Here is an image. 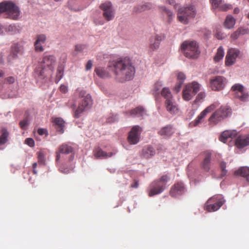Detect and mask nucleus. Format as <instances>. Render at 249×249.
Returning <instances> with one entry per match:
<instances>
[{
    "instance_id": "f704fd0d",
    "label": "nucleus",
    "mask_w": 249,
    "mask_h": 249,
    "mask_svg": "<svg viewBox=\"0 0 249 249\" xmlns=\"http://www.w3.org/2000/svg\"><path fill=\"white\" fill-rule=\"evenodd\" d=\"M162 87V84L160 81H157L154 84L153 89V94L154 95L155 98H157L160 96Z\"/></svg>"
},
{
    "instance_id": "2eb2a0df",
    "label": "nucleus",
    "mask_w": 249,
    "mask_h": 249,
    "mask_svg": "<svg viewBox=\"0 0 249 249\" xmlns=\"http://www.w3.org/2000/svg\"><path fill=\"white\" fill-rule=\"evenodd\" d=\"M215 107V106L213 104H212L203 110L193 122L194 126H197L201 123L207 114L213 111Z\"/></svg>"
},
{
    "instance_id": "72a5a7b5",
    "label": "nucleus",
    "mask_w": 249,
    "mask_h": 249,
    "mask_svg": "<svg viewBox=\"0 0 249 249\" xmlns=\"http://www.w3.org/2000/svg\"><path fill=\"white\" fill-rule=\"evenodd\" d=\"M224 50L222 46H220L217 50L216 53L213 57L215 62H218L221 60L224 56Z\"/></svg>"
},
{
    "instance_id": "f8f14e48",
    "label": "nucleus",
    "mask_w": 249,
    "mask_h": 249,
    "mask_svg": "<svg viewBox=\"0 0 249 249\" xmlns=\"http://www.w3.org/2000/svg\"><path fill=\"white\" fill-rule=\"evenodd\" d=\"M142 128L138 125L134 126L128 133L127 141L130 144H136L140 139Z\"/></svg>"
},
{
    "instance_id": "e2e57ef3",
    "label": "nucleus",
    "mask_w": 249,
    "mask_h": 249,
    "mask_svg": "<svg viewBox=\"0 0 249 249\" xmlns=\"http://www.w3.org/2000/svg\"><path fill=\"white\" fill-rule=\"evenodd\" d=\"M239 11H240V9L236 7L234 9L233 13L237 14L239 13Z\"/></svg>"
},
{
    "instance_id": "a211bd4d",
    "label": "nucleus",
    "mask_w": 249,
    "mask_h": 249,
    "mask_svg": "<svg viewBox=\"0 0 249 249\" xmlns=\"http://www.w3.org/2000/svg\"><path fill=\"white\" fill-rule=\"evenodd\" d=\"M73 150V148L71 145L66 143L62 144L59 147L58 151L56 152V160H59L61 154H68L72 153Z\"/></svg>"
},
{
    "instance_id": "603ef678",
    "label": "nucleus",
    "mask_w": 249,
    "mask_h": 249,
    "mask_svg": "<svg viewBox=\"0 0 249 249\" xmlns=\"http://www.w3.org/2000/svg\"><path fill=\"white\" fill-rule=\"evenodd\" d=\"M213 5L217 7L221 3L222 0H210Z\"/></svg>"
},
{
    "instance_id": "864d4df0",
    "label": "nucleus",
    "mask_w": 249,
    "mask_h": 249,
    "mask_svg": "<svg viewBox=\"0 0 249 249\" xmlns=\"http://www.w3.org/2000/svg\"><path fill=\"white\" fill-rule=\"evenodd\" d=\"M37 132L39 135H43L44 134H47V131L45 129L39 128L37 130Z\"/></svg>"
},
{
    "instance_id": "2f4dec72",
    "label": "nucleus",
    "mask_w": 249,
    "mask_h": 249,
    "mask_svg": "<svg viewBox=\"0 0 249 249\" xmlns=\"http://www.w3.org/2000/svg\"><path fill=\"white\" fill-rule=\"evenodd\" d=\"M160 94L165 99V102L174 99L171 92L167 88H162L160 91Z\"/></svg>"
},
{
    "instance_id": "1a4fd4ad",
    "label": "nucleus",
    "mask_w": 249,
    "mask_h": 249,
    "mask_svg": "<svg viewBox=\"0 0 249 249\" xmlns=\"http://www.w3.org/2000/svg\"><path fill=\"white\" fill-rule=\"evenodd\" d=\"M200 85L196 82L187 85L182 92V97L184 100L189 101L200 90Z\"/></svg>"
},
{
    "instance_id": "c9c22d12",
    "label": "nucleus",
    "mask_w": 249,
    "mask_h": 249,
    "mask_svg": "<svg viewBox=\"0 0 249 249\" xmlns=\"http://www.w3.org/2000/svg\"><path fill=\"white\" fill-rule=\"evenodd\" d=\"M159 9L160 13L163 14H165L167 16L168 22H171L173 17V13L169 9H167L165 6H160Z\"/></svg>"
},
{
    "instance_id": "13d9d810",
    "label": "nucleus",
    "mask_w": 249,
    "mask_h": 249,
    "mask_svg": "<svg viewBox=\"0 0 249 249\" xmlns=\"http://www.w3.org/2000/svg\"><path fill=\"white\" fill-rule=\"evenodd\" d=\"M166 2L170 5H173L175 7H176L175 0H167Z\"/></svg>"
},
{
    "instance_id": "3c124183",
    "label": "nucleus",
    "mask_w": 249,
    "mask_h": 249,
    "mask_svg": "<svg viewBox=\"0 0 249 249\" xmlns=\"http://www.w3.org/2000/svg\"><path fill=\"white\" fill-rule=\"evenodd\" d=\"M60 90L63 93H66L68 91V88L65 85H61L60 87Z\"/></svg>"
},
{
    "instance_id": "f257e3e1",
    "label": "nucleus",
    "mask_w": 249,
    "mask_h": 249,
    "mask_svg": "<svg viewBox=\"0 0 249 249\" xmlns=\"http://www.w3.org/2000/svg\"><path fill=\"white\" fill-rule=\"evenodd\" d=\"M114 73L116 79L121 82L132 79L135 70L128 58H121L113 63Z\"/></svg>"
},
{
    "instance_id": "0eeeda50",
    "label": "nucleus",
    "mask_w": 249,
    "mask_h": 249,
    "mask_svg": "<svg viewBox=\"0 0 249 249\" xmlns=\"http://www.w3.org/2000/svg\"><path fill=\"white\" fill-rule=\"evenodd\" d=\"M231 113V109L226 107H221L216 110L209 118L210 124L215 125L226 118Z\"/></svg>"
},
{
    "instance_id": "8fccbe9b",
    "label": "nucleus",
    "mask_w": 249,
    "mask_h": 249,
    "mask_svg": "<svg viewBox=\"0 0 249 249\" xmlns=\"http://www.w3.org/2000/svg\"><path fill=\"white\" fill-rule=\"evenodd\" d=\"M92 67V61L91 60H89L86 66V69L87 71H89L91 69Z\"/></svg>"
},
{
    "instance_id": "6ab92c4d",
    "label": "nucleus",
    "mask_w": 249,
    "mask_h": 249,
    "mask_svg": "<svg viewBox=\"0 0 249 249\" xmlns=\"http://www.w3.org/2000/svg\"><path fill=\"white\" fill-rule=\"evenodd\" d=\"M166 110L171 114H175L178 112V107L174 99L164 102Z\"/></svg>"
},
{
    "instance_id": "49530a36",
    "label": "nucleus",
    "mask_w": 249,
    "mask_h": 249,
    "mask_svg": "<svg viewBox=\"0 0 249 249\" xmlns=\"http://www.w3.org/2000/svg\"><path fill=\"white\" fill-rule=\"evenodd\" d=\"M5 81L7 83L11 84L15 82V79L13 76H10L5 79Z\"/></svg>"
},
{
    "instance_id": "c03bdc74",
    "label": "nucleus",
    "mask_w": 249,
    "mask_h": 249,
    "mask_svg": "<svg viewBox=\"0 0 249 249\" xmlns=\"http://www.w3.org/2000/svg\"><path fill=\"white\" fill-rule=\"evenodd\" d=\"M232 8V6L230 4H225L220 6L219 8L222 11H227Z\"/></svg>"
},
{
    "instance_id": "39448f33",
    "label": "nucleus",
    "mask_w": 249,
    "mask_h": 249,
    "mask_svg": "<svg viewBox=\"0 0 249 249\" xmlns=\"http://www.w3.org/2000/svg\"><path fill=\"white\" fill-rule=\"evenodd\" d=\"M184 55L190 58H196L200 54L198 46L195 41H185L181 46Z\"/></svg>"
},
{
    "instance_id": "774afa93",
    "label": "nucleus",
    "mask_w": 249,
    "mask_h": 249,
    "mask_svg": "<svg viewBox=\"0 0 249 249\" xmlns=\"http://www.w3.org/2000/svg\"><path fill=\"white\" fill-rule=\"evenodd\" d=\"M104 24V22L101 21V23H100V24H101V25H102V24Z\"/></svg>"
},
{
    "instance_id": "0e129e2a",
    "label": "nucleus",
    "mask_w": 249,
    "mask_h": 249,
    "mask_svg": "<svg viewBox=\"0 0 249 249\" xmlns=\"http://www.w3.org/2000/svg\"><path fill=\"white\" fill-rule=\"evenodd\" d=\"M14 28H15V27L14 26H12L11 25L8 27L7 30L8 31H13V30Z\"/></svg>"
},
{
    "instance_id": "bb28decb",
    "label": "nucleus",
    "mask_w": 249,
    "mask_h": 249,
    "mask_svg": "<svg viewBox=\"0 0 249 249\" xmlns=\"http://www.w3.org/2000/svg\"><path fill=\"white\" fill-rule=\"evenodd\" d=\"M115 153H107L103 151L100 148H97L94 150V155L97 158L106 159L112 157Z\"/></svg>"
},
{
    "instance_id": "69168bd1",
    "label": "nucleus",
    "mask_w": 249,
    "mask_h": 249,
    "mask_svg": "<svg viewBox=\"0 0 249 249\" xmlns=\"http://www.w3.org/2000/svg\"><path fill=\"white\" fill-rule=\"evenodd\" d=\"M3 75H4L3 72L2 71H0V77H2L3 76Z\"/></svg>"
},
{
    "instance_id": "4468645a",
    "label": "nucleus",
    "mask_w": 249,
    "mask_h": 249,
    "mask_svg": "<svg viewBox=\"0 0 249 249\" xmlns=\"http://www.w3.org/2000/svg\"><path fill=\"white\" fill-rule=\"evenodd\" d=\"M244 87L239 84H235L231 88L235 97L241 101H246L249 98V94L244 91Z\"/></svg>"
},
{
    "instance_id": "c85d7f7f",
    "label": "nucleus",
    "mask_w": 249,
    "mask_h": 249,
    "mask_svg": "<svg viewBox=\"0 0 249 249\" xmlns=\"http://www.w3.org/2000/svg\"><path fill=\"white\" fill-rule=\"evenodd\" d=\"M155 150L150 145L145 147L142 150L143 156L145 158H149L155 154Z\"/></svg>"
},
{
    "instance_id": "09e8293b",
    "label": "nucleus",
    "mask_w": 249,
    "mask_h": 249,
    "mask_svg": "<svg viewBox=\"0 0 249 249\" xmlns=\"http://www.w3.org/2000/svg\"><path fill=\"white\" fill-rule=\"evenodd\" d=\"M240 35V34L239 31H238V30H237L236 31L234 32L232 34H231V37L233 39H235L238 37V36H239Z\"/></svg>"
},
{
    "instance_id": "6e6552de",
    "label": "nucleus",
    "mask_w": 249,
    "mask_h": 249,
    "mask_svg": "<svg viewBox=\"0 0 249 249\" xmlns=\"http://www.w3.org/2000/svg\"><path fill=\"white\" fill-rule=\"evenodd\" d=\"M224 201L223 198L221 196H214L207 201L204 208L209 212H214L223 205Z\"/></svg>"
},
{
    "instance_id": "b1692460",
    "label": "nucleus",
    "mask_w": 249,
    "mask_h": 249,
    "mask_svg": "<svg viewBox=\"0 0 249 249\" xmlns=\"http://www.w3.org/2000/svg\"><path fill=\"white\" fill-rule=\"evenodd\" d=\"M110 67V66H109L107 68L98 67L95 69L94 71L99 77L101 78H107L110 77V73L107 70V69H109Z\"/></svg>"
},
{
    "instance_id": "5701e85b",
    "label": "nucleus",
    "mask_w": 249,
    "mask_h": 249,
    "mask_svg": "<svg viewBox=\"0 0 249 249\" xmlns=\"http://www.w3.org/2000/svg\"><path fill=\"white\" fill-rule=\"evenodd\" d=\"M211 154L210 152H206L201 163V168L205 172H208L211 169Z\"/></svg>"
},
{
    "instance_id": "e433bc0d",
    "label": "nucleus",
    "mask_w": 249,
    "mask_h": 249,
    "mask_svg": "<svg viewBox=\"0 0 249 249\" xmlns=\"http://www.w3.org/2000/svg\"><path fill=\"white\" fill-rule=\"evenodd\" d=\"M1 132L2 134L0 136V145L5 144L7 142V138L9 135V133L5 128L2 129Z\"/></svg>"
},
{
    "instance_id": "412c9836",
    "label": "nucleus",
    "mask_w": 249,
    "mask_h": 249,
    "mask_svg": "<svg viewBox=\"0 0 249 249\" xmlns=\"http://www.w3.org/2000/svg\"><path fill=\"white\" fill-rule=\"evenodd\" d=\"M174 129L171 125L162 127L158 132V134L164 138L171 137L174 133Z\"/></svg>"
},
{
    "instance_id": "7ed1b4c3",
    "label": "nucleus",
    "mask_w": 249,
    "mask_h": 249,
    "mask_svg": "<svg viewBox=\"0 0 249 249\" xmlns=\"http://www.w3.org/2000/svg\"><path fill=\"white\" fill-rule=\"evenodd\" d=\"M170 178L167 175H163L158 180L152 182L149 186V196H152L162 192L166 187V183Z\"/></svg>"
},
{
    "instance_id": "423d86ee",
    "label": "nucleus",
    "mask_w": 249,
    "mask_h": 249,
    "mask_svg": "<svg viewBox=\"0 0 249 249\" xmlns=\"http://www.w3.org/2000/svg\"><path fill=\"white\" fill-rule=\"evenodd\" d=\"M196 15V10L194 6L190 5L186 7H181L178 10V20L186 24L190 18H193Z\"/></svg>"
},
{
    "instance_id": "680f3d73",
    "label": "nucleus",
    "mask_w": 249,
    "mask_h": 249,
    "mask_svg": "<svg viewBox=\"0 0 249 249\" xmlns=\"http://www.w3.org/2000/svg\"><path fill=\"white\" fill-rule=\"evenodd\" d=\"M216 36L218 39H222L223 37L222 34L220 33L216 34Z\"/></svg>"
},
{
    "instance_id": "c756f323",
    "label": "nucleus",
    "mask_w": 249,
    "mask_h": 249,
    "mask_svg": "<svg viewBox=\"0 0 249 249\" xmlns=\"http://www.w3.org/2000/svg\"><path fill=\"white\" fill-rule=\"evenodd\" d=\"M144 109L142 107H138L132 109L130 111H127L125 114L127 115L134 116L136 115L142 116L144 113Z\"/></svg>"
},
{
    "instance_id": "79ce46f5",
    "label": "nucleus",
    "mask_w": 249,
    "mask_h": 249,
    "mask_svg": "<svg viewBox=\"0 0 249 249\" xmlns=\"http://www.w3.org/2000/svg\"><path fill=\"white\" fill-rule=\"evenodd\" d=\"M63 68L62 67L59 66L57 70L56 77L59 79H60L63 76Z\"/></svg>"
},
{
    "instance_id": "58836bf2",
    "label": "nucleus",
    "mask_w": 249,
    "mask_h": 249,
    "mask_svg": "<svg viewBox=\"0 0 249 249\" xmlns=\"http://www.w3.org/2000/svg\"><path fill=\"white\" fill-rule=\"evenodd\" d=\"M220 167L221 169V174L220 175V178H222L226 175L227 173V171L226 170V162L221 161L220 163Z\"/></svg>"
},
{
    "instance_id": "9b49d317",
    "label": "nucleus",
    "mask_w": 249,
    "mask_h": 249,
    "mask_svg": "<svg viewBox=\"0 0 249 249\" xmlns=\"http://www.w3.org/2000/svg\"><path fill=\"white\" fill-rule=\"evenodd\" d=\"M240 53V51L237 49H229L225 57V66L229 67L233 65L236 62V59L239 56Z\"/></svg>"
},
{
    "instance_id": "393cba45",
    "label": "nucleus",
    "mask_w": 249,
    "mask_h": 249,
    "mask_svg": "<svg viewBox=\"0 0 249 249\" xmlns=\"http://www.w3.org/2000/svg\"><path fill=\"white\" fill-rule=\"evenodd\" d=\"M162 40L160 36L157 35L154 38H151L150 40L149 49L151 51H154L159 48L160 44Z\"/></svg>"
},
{
    "instance_id": "de8ad7c7",
    "label": "nucleus",
    "mask_w": 249,
    "mask_h": 249,
    "mask_svg": "<svg viewBox=\"0 0 249 249\" xmlns=\"http://www.w3.org/2000/svg\"><path fill=\"white\" fill-rule=\"evenodd\" d=\"M38 161L40 163H43L44 161V157L41 153H39L38 154Z\"/></svg>"
},
{
    "instance_id": "cd10ccee",
    "label": "nucleus",
    "mask_w": 249,
    "mask_h": 249,
    "mask_svg": "<svg viewBox=\"0 0 249 249\" xmlns=\"http://www.w3.org/2000/svg\"><path fill=\"white\" fill-rule=\"evenodd\" d=\"M234 174L236 176H240L246 178L249 181V167H242L238 170L235 171Z\"/></svg>"
},
{
    "instance_id": "473e14b6",
    "label": "nucleus",
    "mask_w": 249,
    "mask_h": 249,
    "mask_svg": "<svg viewBox=\"0 0 249 249\" xmlns=\"http://www.w3.org/2000/svg\"><path fill=\"white\" fill-rule=\"evenodd\" d=\"M235 23V18L231 15H228L224 22V26L226 28L231 29Z\"/></svg>"
},
{
    "instance_id": "4be33fe9",
    "label": "nucleus",
    "mask_w": 249,
    "mask_h": 249,
    "mask_svg": "<svg viewBox=\"0 0 249 249\" xmlns=\"http://www.w3.org/2000/svg\"><path fill=\"white\" fill-rule=\"evenodd\" d=\"M235 145L238 148L249 145V135L238 136L236 140Z\"/></svg>"
},
{
    "instance_id": "bf43d9fd",
    "label": "nucleus",
    "mask_w": 249,
    "mask_h": 249,
    "mask_svg": "<svg viewBox=\"0 0 249 249\" xmlns=\"http://www.w3.org/2000/svg\"><path fill=\"white\" fill-rule=\"evenodd\" d=\"M37 165V164L36 162H34L33 164V173L34 174H36L37 173V171L36 170V168Z\"/></svg>"
},
{
    "instance_id": "a19ab883",
    "label": "nucleus",
    "mask_w": 249,
    "mask_h": 249,
    "mask_svg": "<svg viewBox=\"0 0 249 249\" xmlns=\"http://www.w3.org/2000/svg\"><path fill=\"white\" fill-rule=\"evenodd\" d=\"M25 143L31 147L35 146V142L32 138H28L26 139Z\"/></svg>"
},
{
    "instance_id": "052dcab7",
    "label": "nucleus",
    "mask_w": 249,
    "mask_h": 249,
    "mask_svg": "<svg viewBox=\"0 0 249 249\" xmlns=\"http://www.w3.org/2000/svg\"><path fill=\"white\" fill-rule=\"evenodd\" d=\"M6 30V29H5L3 25L0 24V35L3 34L4 31Z\"/></svg>"
},
{
    "instance_id": "9d476101",
    "label": "nucleus",
    "mask_w": 249,
    "mask_h": 249,
    "mask_svg": "<svg viewBox=\"0 0 249 249\" xmlns=\"http://www.w3.org/2000/svg\"><path fill=\"white\" fill-rule=\"evenodd\" d=\"M100 9L103 11V16L107 21H109L114 19L115 17V11L110 1H106L100 6Z\"/></svg>"
},
{
    "instance_id": "ea45409f",
    "label": "nucleus",
    "mask_w": 249,
    "mask_h": 249,
    "mask_svg": "<svg viewBox=\"0 0 249 249\" xmlns=\"http://www.w3.org/2000/svg\"><path fill=\"white\" fill-rule=\"evenodd\" d=\"M86 46L84 44H77L75 46L74 50L77 53L82 52L85 48Z\"/></svg>"
},
{
    "instance_id": "aec40b11",
    "label": "nucleus",
    "mask_w": 249,
    "mask_h": 249,
    "mask_svg": "<svg viewBox=\"0 0 249 249\" xmlns=\"http://www.w3.org/2000/svg\"><path fill=\"white\" fill-rule=\"evenodd\" d=\"M237 132L235 130H226L224 131L220 135L219 140L224 142H227L229 139H233L237 135Z\"/></svg>"
},
{
    "instance_id": "a18cd8bd",
    "label": "nucleus",
    "mask_w": 249,
    "mask_h": 249,
    "mask_svg": "<svg viewBox=\"0 0 249 249\" xmlns=\"http://www.w3.org/2000/svg\"><path fill=\"white\" fill-rule=\"evenodd\" d=\"M182 84V82H178L174 88V90L177 92H178L180 90Z\"/></svg>"
},
{
    "instance_id": "6e6d98bb",
    "label": "nucleus",
    "mask_w": 249,
    "mask_h": 249,
    "mask_svg": "<svg viewBox=\"0 0 249 249\" xmlns=\"http://www.w3.org/2000/svg\"><path fill=\"white\" fill-rule=\"evenodd\" d=\"M238 30L239 31L240 35L248 34L249 32V30L247 29H245L243 28H239Z\"/></svg>"
},
{
    "instance_id": "37998d69",
    "label": "nucleus",
    "mask_w": 249,
    "mask_h": 249,
    "mask_svg": "<svg viewBox=\"0 0 249 249\" xmlns=\"http://www.w3.org/2000/svg\"><path fill=\"white\" fill-rule=\"evenodd\" d=\"M186 78L185 74L182 72H179L178 74V82H182L183 83L184 80Z\"/></svg>"
},
{
    "instance_id": "338daca9",
    "label": "nucleus",
    "mask_w": 249,
    "mask_h": 249,
    "mask_svg": "<svg viewBox=\"0 0 249 249\" xmlns=\"http://www.w3.org/2000/svg\"><path fill=\"white\" fill-rule=\"evenodd\" d=\"M145 7H147V8L150 9V7H149L147 5H145Z\"/></svg>"
},
{
    "instance_id": "4c0bfd02",
    "label": "nucleus",
    "mask_w": 249,
    "mask_h": 249,
    "mask_svg": "<svg viewBox=\"0 0 249 249\" xmlns=\"http://www.w3.org/2000/svg\"><path fill=\"white\" fill-rule=\"evenodd\" d=\"M29 124V120L28 117H26L23 120L19 123L20 127L23 130H26Z\"/></svg>"
},
{
    "instance_id": "f03ea898",
    "label": "nucleus",
    "mask_w": 249,
    "mask_h": 249,
    "mask_svg": "<svg viewBox=\"0 0 249 249\" xmlns=\"http://www.w3.org/2000/svg\"><path fill=\"white\" fill-rule=\"evenodd\" d=\"M56 64V58L53 55H45L40 62L42 70L38 76L41 79L51 78Z\"/></svg>"
},
{
    "instance_id": "4d7b16f0",
    "label": "nucleus",
    "mask_w": 249,
    "mask_h": 249,
    "mask_svg": "<svg viewBox=\"0 0 249 249\" xmlns=\"http://www.w3.org/2000/svg\"><path fill=\"white\" fill-rule=\"evenodd\" d=\"M139 186V182L136 180H134V182L130 186L131 188H137Z\"/></svg>"
},
{
    "instance_id": "f3484780",
    "label": "nucleus",
    "mask_w": 249,
    "mask_h": 249,
    "mask_svg": "<svg viewBox=\"0 0 249 249\" xmlns=\"http://www.w3.org/2000/svg\"><path fill=\"white\" fill-rule=\"evenodd\" d=\"M47 39L46 36L44 34L38 35L36 36V41L34 43L35 50L37 52H42L44 51L43 45Z\"/></svg>"
},
{
    "instance_id": "dca6fc26",
    "label": "nucleus",
    "mask_w": 249,
    "mask_h": 249,
    "mask_svg": "<svg viewBox=\"0 0 249 249\" xmlns=\"http://www.w3.org/2000/svg\"><path fill=\"white\" fill-rule=\"evenodd\" d=\"M185 192V188L182 182L175 183L171 188L170 195L173 197L181 195Z\"/></svg>"
},
{
    "instance_id": "ddd939ff",
    "label": "nucleus",
    "mask_w": 249,
    "mask_h": 249,
    "mask_svg": "<svg viewBox=\"0 0 249 249\" xmlns=\"http://www.w3.org/2000/svg\"><path fill=\"white\" fill-rule=\"evenodd\" d=\"M226 83V78L221 76H215L210 81L211 87L212 90L214 91H219L223 89L225 86Z\"/></svg>"
},
{
    "instance_id": "7c9ffc66",
    "label": "nucleus",
    "mask_w": 249,
    "mask_h": 249,
    "mask_svg": "<svg viewBox=\"0 0 249 249\" xmlns=\"http://www.w3.org/2000/svg\"><path fill=\"white\" fill-rule=\"evenodd\" d=\"M23 47L18 44H15L11 47V53L13 57H16L18 53H22Z\"/></svg>"
},
{
    "instance_id": "a878e982",
    "label": "nucleus",
    "mask_w": 249,
    "mask_h": 249,
    "mask_svg": "<svg viewBox=\"0 0 249 249\" xmlns=\"http://www.w3.org/2000/svg\"><path fill=\"white\" fill-rule=\"evenodd\" d=\"M54 125L57 131L59 132L60 133H63L64 131V128L65 126V122L61 118H55L53 121Z\"/></svg>"
},
{
    "instance_id": "5fc2aeb1",
    "label": "nucleus",
    "mask_w": 249,
    "mask_h": 249,
    "mask_svg": "<svg viewBox=\"0 0 249 249\" xmlns=\"http://www.w3.org/2000/svg\"><path fill=\"white\" fill-rule=\"evenodd\" d=\"M205 97V94L204 92H201L197 95L196 99L200 100L203 99Z\"/></svg>"
},
{
    "instance_id": "20e7f679",
    "label": "nucleus",
    "mask_w": 249,
    "mask_h": 249,
    "mask_svg": "<svg viewBox=\"0 0 249 249\" xmlns=\"http://www.w3.org/2000/svg\"><path fill=\"white\" fill-rule=\"evenodd\" d=\"M78 91L79 96L81 98V100L79 102L78 107L76 109L74 114V117L76 118H79L81 116V113L85 111L92 104L91 97L89 94L86 95V91L83 90H78Z\"/></svg>"
}]
</instances>
